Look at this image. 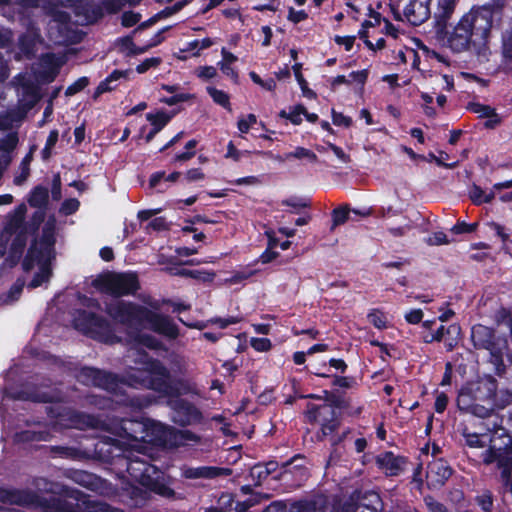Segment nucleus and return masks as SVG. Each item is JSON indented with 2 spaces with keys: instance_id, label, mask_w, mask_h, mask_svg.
I'll return each mask as SVG.
<instances>
[{
  "instance_id": "obj_45",
  "label": "nucleus",
  "mask_w": 512,
  "mask_h": 512,
  "mask_svg": "<svg viewBox=\"0 0 512 512\" xmlns=\"http://www.w3.org/2000/svg\"><path fill=\"white\" fill-rule=\"evenodd\" d=\"M173 438L172 445L174 446L185 445L187 442L197 443L200 440V437L190 430H174Z\"/></svg>"
},
{
  "instance_id": "obj_43",
  "label": "nucleus",
  "mask_w": 512,
  "mask_h": 512,
  "mask_svg": "<svg viewBox=\"0 0 512 512\" xmlns=\"http://www.w3.org/2000/svg\"><path fill=\"white\" fill-rule=\"evenodd\" d=\"M292 69H293L295 78L302 90L303 95L307 98H316V93L308 87V82L306 81V79L304 78V76L301 72L302 64L295 63L292 66Z\"/></svg>"
},
{
  "instance_id": "obj_2",
  "label": "nucleus",
  "mask_w": 512,
  "mask_h": 512,
  "mask_svg": "<svg viewBox=\"0 0 512 512\" xmlns=\"http://www.w3.org/2000/svg\"><path fill=\"white\" fill-rule=\"evenodd\" d=\"M6 396L12 400L31 401L35 403H53L45 408L47 416L54 420V424L63 428H82L93 426L94 418L86 413L79 412L69 407L59 405L62 401L61 392L58 390L41 391L36 387L22 388L15 391L5 389Z\"/></svg>"
},
{
  "instance_id": "obj_22",
  "label": "nucleus",
  "mask_w": 512,
  "mask_h": 512,
  "mask_svg": "<svg viewBox=\"0 0 512 512\" xmlns=\"http://www.w3.org/2000/svg\"><path fill=\"white\" fill-rule=\"evenodd\" d=\"M429 15L430 10L428 5L419 0H410L403 10L404 19L414 26L425 22L429 18Z\"/></svg>"
},
{
  "instance_id": "obj_13",
  "label": "nucleus",
  "mask_w": 512,
  "mask_h": 512,
  "mask_svg": "<svg viewBox=\"0 0 512 512\" xmlns=\"http://www.w3.org/2000/svg\"><path fill=\"white\" fill-rule=\"evenodd\" d=\"M158 394L169 399H182L183 395L197 394V387L188 379L172 378L168 369V375L162 377L161 382L158 383Z\"/></svg>"
},
{
  "instance_id": "obj_40",
  "label": "nucleus",
  "mask_w": 512,
  "mask_h": 512,
  "mask_svg": "<svg viewBox=\"0 0 512 512\" xmlns=\"http://www.w3.org/2000/svg\"><path fill=\"white\" fill-rule=\"evenodd\" d=\"M469 197L472 202L476 205L482 203H490L495 198V192L493 189L489 193H486L481 187L473 185L469 190Z\"/></svg>"
},
{
  "instance_id": "obj_30",
  "label": "nucleus",
  "mask_w": 512,
  "mask_h": 512,
  "mask_svg": "<svg viewBox=\"0 0 512 512\" xmlns=\"http://www.w3.org/2000/svg\"><path fill=\"white\" fill-rule=\"evenodd\" d=\"M26 212V205L24 203L19 204L15 208L14 213L8 218L4 227V232L9 235H13L25 229Z\"/></svg>"
},
{
  "instance_id": "obj_57",
  "label": "nucleus",
  "mask_w": 512,
  "mask_h": 512,
  "mask_svg": "<svg viewBox=\"0 0 512 512\" xmlns=\"http://www.w3.org/2000/svg\"><path fill=\"white\" fill-rule=\"evenodd\" d=\"M477 504L485 512H491L493 508V496L490 491H484L476 497Z\"/></svg>"
},
{
  "instance_id": "obj_37",
  "label": "nucleus",
  "mask_w": 512,
  "mask_h": 512,
  "mask_svg": "<svg viewBox=\"0 0 512 512\" xmlns=\"http://www.w3.org/2000/svg\"><path fill=\"white\" fill-rule=\"evenodd\" d=\"M38 33H23L19 36L18 46L20 51L27 57L33 56L35 53Z\"/></svg>"
},
{
  "instance_id": "obj_20",
  "label": "nucleus",
  "mask_w": 512,
  "mask_h": 512,
  "mask_svg": "<svg viewBox=\"0 0 512 512\" xmlns=\"http://www.w3.org/2000/svg\"><path fill=\"white\" fill-rule=\"evenodd\" d=\"M448 43L450 48L456 52H463L474 48V40L460 20L450 33Z\"/></svg>"
},
{
  "instance_id": "obj_6",
  "label": "nucleus",
  "mask_w": 512,
  "mask_h": 512,
  "mask_svg": "<svg viewBox=\"0 0 512 512\" xmlns=\"http://www.w3.org/2000/svg\"><path fill=\"white\" fill-rule=\"evenodd\" d=\"M105 425L106 429L117 437L140 442L145 441L149 436L153 421L141 413H137L131 417H108Z\"/></svg>"
},
{
  "instance_id": "obj_52",
  "label": "nucleus",
  "mask_w": 512,
  "mask_h": 512,
  "mask_svg": "<svg viewBox=\"0 0 512 512\" xmlns=\"http://www.w3.org/2000/svg\"><path fill=\"white\" fill-rule=\"evenodd\" d=\"M438 17L446 20L453 14L458 0H436Z\"/></svg>"
},
{
  "instance_id": "obj_33",
  "label": "nucleus",
  "mask_w": 512,
  "mask_h": 512,
  "mask_svg": "<svg viewBox=\"0 0 512 512\" xmlns=\"http://www.w3.org/2000/svg\"><path fill=\"white\" fill-rule=\"evenodd\" d=\"M49 202V190L43 185L35 186L29 194L28 203L31 207L46 210Z\"/></svg>"
},
{
  "instance_id": "obj_36",
  "label": "nucleus",
  "mask_w": 512,
  "mask_h": 512,
  "mask_svg": "<svg viewBox=\"0 0 512 512\" xmlns=\"http://www.w3.org/2000/svg\"><path fill=\"white\" fill-rule=\"evenodd\" d=\"M280 160L290 161L291 159H297L304 164L316 163L317 155L310 149L304 147H296L294 151L285 153L283 157L279 156Z\"/></svg>"
},
{
  "instance_id": "obj_51",
  "label": "nucleus",
  "mask_w": 512,
  "mask_h": 512,
  "mask_svg": "<svg viewBox=\"0 0 512 512\" xmlns=\"http://www.w3.org/2000/svg\"><path fill=\"white\" fill-rule=\"evenodd\" d=\"M180 175L181 173L178 171H174L168 176H166L164 171H157L150 176L149 186L150 188H156L163 179L169 182H176Z\"/></svg>"
},
{
  "instance_id": "obj_42",
  "label": "nucleus",
  "mask_w": 512,
  "mask_h": 512,
  "mask_svg": "<svg viewBox=\"0 0 512 512\" xmlns=\"http://www.w3.org/2000/svg\"><path fill=\"white\" fill-rule=\"evenodd\" d=\"M45 210L37 209L30 217V219L25 222V231L27 234H36L41 226V224L45 220Z\"/></svg>"
},
{
  "instance_id": "obj_18",
  "label": "nucleus",
  "mask_w": 512,
  "mask_h": 512,
  "mask_svg": "<svg viewBox=\"0 0 512 512\" xmlns=\"http://www.w3.org/2000/svg\"><path fill=\"white\" fill-rule=\"evenodd\" d=\"M232 472L231 468L217 466H184L181 468V476L186 479H215L230 476Z\"/></svg>"
},
{
  "instance_id": "obj_10",
  "label": "nucleus",
  "mask_w": 512,
  "mask_h": 512,
  "mask_svg": "<svg viewBox=\"0 0 512 512\" xmlns=\"http://www.w3.org/2000/svg\"><path fill=\"white\" fill-rule=\"evenodd\" d=\"M70 500L52 498L47 501V512H108V504L92 499L80 490L72 489L68 493Z\"/></svg>"
},
{
  "instance_id": "obj_48",
  "label": "nucleus",
  "mask_w": 512,
  "mask_h": 512,
  "mask_svg": "<svg viewBox=\"0 0 512 512\" xmlns=\"http://www.w3.org/2000/svg\"><path fill=\"white\" fill-rule=\"evenodd\" d=\"M52 20L59 25V30L68 29L71 25V16L67 11L53 8L50 10Z\"/></svg>"
},
{
  "instance_id": "obj_17",
  "label": "nucleus",
  "mask_w": 512,
  "mask_h": 512,
  "mask_svg": "<svg viewBox=\"0 0 512 512\" xmlns=\"http://www.w3.org/2000/svg\"><path fill=\"white\" fill-rule=\"evenodd\" d=\"M41 96L39 88L32 82H25L21 85V92L17 104V116L24 118L27 113L39 102Z\"/></svg>"
},
{
  "instance_id": "obj_32",
  "label": "nucleus",
  "mask_w": 512,
  "mask_h": 512,
  "mask_svg": "<svg viewBox=\"0 0 512 512\" xmlns=\"http://www.w3.org/2000/svg\"><path fill=\"white\" fill-rule=\"evenodd\" d=\"M147 489L165 499H175L176 492L164 479L148 477L145 482Z\"/></svg>"
},
{
  "instance_id": "obj_19",
  "label": "nucleus",
  "mask_w": 512,
  "mask_h": 512,
  "mask_svg": "<svg viewBox=\"0 0 512 512\" xmlns=\"http://www.w3.org/2000/svg\"><path fill=\"white\" fill-rule=\"evenodd\" d=\"M452 470L447 462L442 459H435L429 463L426 478L430 488H440L451 476Z\"/></svg>"
},
{
  "instance_id": "obj_50",
  "label": "nucleus",
  "mask_w": 512,
  "mask_h": 512,
  "mask_svg": "<svg viewBox=\"0 0 512 512\" xmlns=\"http://www.w3.org/2000/svg\"><path fill=\"white\" fill-rule=\"evenodd\" d=\"M304 114H306V108L303 105L298 104L290 112L281 110L279 116L281 118L288 119L294 125H299L302 122L301 116Z\"/></svg>"
},
{
  "instance_id": "obj_27",
  "label": "nucleus",
  "mask_w": 512,
  "mask_h": 512,
  "mask_svg": "<svg viewBox=\"0 0 512 512\" xmlns=\"http://www.w3.org/2000/svg\"><path fill=\"white\" fill-rule=\"evenodd\" d=\"M174 114H168L167 112L160 110L156 113H147L146 119L152 125L151 130L146 134V143L151 142L154 137L171 121Z\"/></svg>"
},
{
  "instance_id": "obj_28",
  "label": "nucleus",
  "mask_w": 512,
  "mask_h": 512,
  "mask_svg": "<svg viewBox=\"0 0 512 512\" xmlns=\"http://www.w3.org/2000/svg\"><path fill=\"white\" fill-rule=\"evenodd\" d=\"M376 462L387 475L393 476L403 469L405 459L395 456L392 452H385L377 457Z\"/></svg>"
},
{
  "instance_id": "obj_53",
  "label": "nucleus",
  "mask_w": 512,
  "mask_h": 512,
  "mask_svg": "<svg viewBox=\"0 0 512 512\" xmlns=\"http://www.w3.org/2000/svg\"><path fill=\"white\" fill-rule=\"evenodd\" d=\"M368 320L374 327L377 329H385L387 328V318L383 312L380 310H372L368 314Z\"/></svg>"
},
{
  "instance_id": "obj_1",
  "label": "nucleus",
  "mask_w": 512,
  "mask_h": 512,
  "mask_svg": "<svg viewBox=\"0 0 512 512\" xmlns=\"http://www.w3.org/2000/svg\"><path fill=\"white\" fill-rule=\"evenodd\" d=\"M135 363L119 376L116 373L95 367L84 366L76 374V379L83 385L94 386L111 393H117L121 385L134 389H148L158 393V383L168 375V368L162 361L144 353Z\"/></svg>"
},
{
  "instance_id": "obj_31",
  "label": "nucleus",
  "mask_w": 512,
  "mask_h": 512,
  "mask_svg": "<svg viewBox=\"0 0 512 512\" xmlns=\"http://www.w3.org/2000/svg\"><path fill=\"white\" fill-rule=\"evenodd\" d=\"M126 472L136 480H142L144 477L148 476L150 465L148 462L144 460H140L138 458H124Z\"/></svg>"
},
{
  "instance_id": "obj_58",
  "label": "nucleus",
  "mask_w": 512,
  "mask_h": 512,
  "mask_svg": "<svg viewBox=\"0 0 512 512\" xmlns=\"http://www.w3.org/2000/svg\"><path fill=\"white\" fill-rule=\"evenodd\" d=\"M80 207V202L76 198H68L65 199L60 207V212L64 215H72L78 211Z\"/></svg>"
},
{
  "instance_id": "obj_7",
  "label": "nucleus",
  "mask_w": 512,
  "mask_h": 512,
  "mask_svg": "<svg viewBox=\"0 0 512 512\" xmlns=\"http://www.w3.org/2000/svg\"><path fill=\"white\" fill-rule=\"evenodd\" d=\"M74 324L76 328L101 343L112 344L119 341L111 322L95 312L84 309L77 310Z\"/></svg>"
},
{
  "instance_id": "obj_59",
  "label": "nucleus",
  "mask_w": 512,
  "mask_h": 512,
  "mask_svg": "<svg viewBox=\"0 0 512 512\" xmlns=\"http://www.w3.org/2000/svg\"><path fill=\"white\" fill-rule=\"evenodd\" d=\"M162 63V59L160 57H150L146 58L140 64L136 66V72L139 74L146 73L150 68H156Z\"/></svg>"
},
{
  "instance_id": "obj_24",
  "label": "nucleus",
  "mask_w": 512,
  "mask_h": 512,
  "mask_svg": "<svg viewBox=\"0 0 512 512\" xmlns=\"http://www.w3.org/2000/svg\"><path fill=\"white\" fill-rule=\"evenodd\" d=\"M286 512H318L320 511V491H314L312 495L302 497L285 505Z\"/></svg>"
},
{
  "instance_id": "obj_25",
  "label": "nucleus",
  "mask_w": 512,
  "mask_h": 512,
  "mask_svg": "<svg viewBox=\"0 0 512 512\" xmlns=\"http://www.w3.org/2000/svg\"><path fill=\"white\" fill-rule=\"evenodd\" d=\"M114 450L120 452L122 448L120 442L112 438L97 442L94 448L97 457L105 463H113L114 459L120 456V453L116 454Z\"/></svg>"
},
{
  "instance_id": "obj_46",
  "label": "nucleus",
  "mask_w": 512,
  "mask_h": 512,
  "mask_svg": "<svg viewBox=\"0 0 512 512\" xmlns=\"http://www.w3.org/2000/svg\"><path fill=\"white\" fill-rule=\"evenodd\" d=\"M18 144V136L16 133H9L0 142V155L2 158L11 157L10 153L16 148Z\"/></svg>"
},
{
  "instance_id": "obj_15",
  "label": "nucleus",
  "mask_w": 512,
  "mask_h": 512,
  "mask_svg": "<svg viewBox=\"0 0 512 512\" xmlns=\"http://www.w3.org/2000/svg\"><path fill=\"white\" fill-rule=\"evenodd\" d=\"M173 422L181 427L201 423L203 415L201 410L187 399H176L171 402Z\"/></svg>"
},
{
  "instance_id": "obj_63",
  "label": "nucleus",
  "mask_w": 512,
  "mask_h": 512,
  "mask_svg": "<svg viewBox=\"0 0 512 512\" xmlns=\"http://www.w3.org/2000/svg\"><path fill=\"white\" fill-rule=\"evenodd\" d=\"M250 345L258 352H267L272 347V343L268 338H251Z\"/></svg>"
},
{
  "instance_id": "obj_60",
  "label": "nucleus",
  "mask_w": 512,
  "mask_h": 512,
  "mask_svg": "<svg viewBox=\"0 0 512 512\" xmlns=\"http://www.w3.org/2000/svg\"><path fill=\"white\" fill-rule=\"evenodd\" d=\"M51 198L53 201H60L62 198V182L60 173H55L52 177Z\"/></svg>"
},
{
  "instance_id": "obj_12",
  "label": "nucleus",
  "mask_w": 512,
  "mask_h": 512,
  "mask_svg": "<svg viewBox=\"0 0 512 512\" xmlns=\"http://www.w3.org/2000/svg\"><path fill=\"white\" fill-rule=\"evenodd\" d=\"M471 338L476 348L490 352V361L497 368L503 365V355L507 350L505 338L496 336L492 329L483 325H476L472 328Z\"/></svg>"
},
{
  "instance_id": "obj_35",
  "label": "nucleus",
  "mask_w": 512,
  "mask_h": 512,
  "mask_svg": "<svg viewBox=\"0 0 512 512\" xmlns=\"http://www.w3.org/2000/svg\"><path fill=\"white\" fill-rule=\"evenodd\" d=\"M14 238L10 244L9 248V258L14 260V263H16L22 256L24 249L27 244V231L23 229L22 231H19L17 234H14Z\"/></svg>"
},
{
  "instance_id": "obj_61",
  "label": "nucleus",
  "mask_w": 512,
  "mask_h": 512,
  "mask_svg": "<svg viewBox=\"0 0 512 512\" xmlns=\"http://www.w3.org/2000/svg\"><path fill=\"white\" fill-rule=\"evenodd\" d=\"M322 151L325 153L332 152L340 163L346 164L350 162V156L347 155L340 147L334 144L328 143L326 147H322Z\"/></svg>"
},
{
  "instance_id": "obj_47",
  "label": "nucleus",
  "mask_w": 512,
  "mask_h": 512,
  "mask_svg": "<svg viewBox=\"0 0 512 512\" xmlns=\"http://www.w3.org/2000/svg\"><path fill=\"white\" fill-rule=\"evenodd\" d=\"M351 211L346 207H339L332 212V224L330 230L333 231L337 226L351 220Z\"/></svg>"
},
{
  "instance_id": "obj_54",
  "label": "nucleus",
  "mask_w": 512,
  "mask_h": 512,
  "mask_svg": "<svg viewBox=\"0 0 512 512\" xmlns=\"http://www.w3.org/2000/svg\"><path fill=\"white\" fill-rule=\"evenodd\" d=\"M320 416V405L307 403L304 411V421L309 424H315Z\"/></svg>"
},
{
  "instance_id": "obj_34",
  "label": "nucleus",
  "mask_w": 512,
  "mask_h": 512,
  "mask_svg": "<svg viewBox=\"0 0 512 512\" xmlns=\"http://www.w3.org/2000/svg\"><path fill=\"white\" fill-rule=\"evenodd\" d=\"M52 438V434L49 430H23L17 432L15 435V440L20 443H29V442H41V441H50Z\"/></svg>"
},
{
  "instance_id": "obj_11",
  "label": "nucleus",
  "mask_w": 512,
  "mask_h": 512,
  "mask_svg": "<svg viewBox=\"0 0 512 512\" xmlns=\"http://www.w3.org/2000/svg\"><path fill=\"white\" fill-rule=\"evenodd\" d=\"M460 21L471 34L474 40V49L480 50L485 46L492 28V11L487 8L471 9L461 17Z\"/></svg>"
},
{
  "instance_id": "obj_5",
  "label": "nucleus",
  "mask_w": 512,
  "mask_h": 512,
  "mask_svg": "<svg viewBox=\"0 0 512 512\" xmlns=\"http://www.w3.org/2000/svg\"><path fill=\"white\" fill-rule=\"evenodd\" d=\"M93 286L101 293L113 299L135 295L141 288L135 272H107L93 281Z\"/></svg>"
},
{
  "instance_id": "obj_64",
  "label": "nucleus",
  "mask_w": 512,
  "mask_h": 512,
  "mask_svg": "<svg viewBox=\"0 0 512 512\" xmlns=\"http://www.w3.org/2000/svg\"><path fill=\"white\" fill-rule=\"evenodd\" d=\"M141 15L133 11H125L121 16V24L123 27H133L140 21Z\"/></svg>"
},
{
  "instance_id": "obj_29",
  "label": "nucleus",
  "mask_w": 512,
  "mask_h": 512,
  "mask_svg": "<svg viewBox=\"0 0 512 512\" xmlns=\"http://www.w3.org/2000/svg\"><path fill=\"white\" fill-rule=\"evenodd\" d=\"M75 12L77 15H83L90 24L97 22L104 15L102 7L89 0L79 1L75 5Z\"/></svg>"
},
{
  "instance_id": "obj_41",
  "label": "nucleus",
  "mask_w": 512,
  "mask_h": 512,
  "mask_svg": "<svg viewBox=\"0 0 512 512\" xmlns=\"http://www.w3.org/2000/svg\"><path fill=\"white\" fill-rule=\"evenodd\" d=\"M206 91L216 104L229 111L231 110L230 96L228 93L212 86H208Z\"/></svg>"
},
{
  "instance_id": "obj_23",
  "label": "nucleus",
  "mask_w": 512,
  "mask_h": 512,
  "mask_svg": "<svg viewBox=\"0 0 512 512\" xmlns=\"http://www.w3.org/2000/svg\"><path fill=\"white\" fill-rule=\"evenodd\" d=\"M279 463L276 460H270L265 463H257L251 467L249 476L253 486H260L269 476L273 480V475L277 473Z\"/></svg>"
},
{
  "instance_id": "obj_55",
  "label": "nucleus",
  "mask_w": 512,
  "mask_h": 512,
  "mask_svg": "<svg viewBox=\"0 0 512 512\" xmlns=\"http://www.w3.org/2000/svg\"><path fill=\"white\" fill-rule=\"evenodd\" d=\"M89 84V78L82 76L66 88L65 95L73 96L84 90Z\"/></svg>"
},
{
  "instance_id": "obj_14",
  "label": "nucleus",
  "mask_w": 512,
  "mask_h": 512,
  "mask_svg": "<svg viewBox=\"0 0 512 512\" xmlns=\"http://www.w3.org/2000/svg\"><path fill=\"white\" fill-rule=\"evenodd\" d=\"M145 323L151 331L169 340H175L180 334L178 325L169 315L152 311L149 308L144 318Z\"/></svg>"
},
{
  "instance_id": "obj_21",
  "label": "nucleus",
  "mask_w": 512,
  "mask_h": 512,
  "mask_svg": "<svg viewBox=\"0 0 512 512\" xmlns=\"http://www.w3.org/2000/svg\"><path fill=\"white\" fill-rule=\"evenodd\" d=\"M322 400L325 402L322 404V410H327V413L330 414L331 419L329 420V431L332 432L336 429L338 425V415L339 410L344 404L343 397L334 392L324 391V395H322ZM324 411H322V414Z\"/></svg>"
},
{
  "instance_id": "obj_38",
  "label": "nucleus",
  "mask_w": 512,
  "mask_h": 512,
  "mask_svg": "<svg viewBox=\"0 0 512 512\" xmlns=\"http://www.w3.org/2000/svg\"><path fill=\"white\" fill-rule=\"evenodd\" d=\"M117 42L120 46V50L125 52L128 57L140 55L148 51L146 45L142 47L137 46L130 35L119 38Z\"/></svg>"
},
{
  "instance_id": "obj_16",
  "label": "nucleus",
  "mask_w": 512,
  "mask_h": 512,
  "mask_svg": "<svg viewBox=\"0 0 512 512\" xmlns=\"http://www.w3.org/2000/svg\"><path fill=\"white\" fill-rule=\"evenodd\" d=\"M0 502L11 505L31 506L39 502L37 493L27 489L0 487Z\"/></svg>"
},
{
  "instance_id": "obj_9",
  "label": "nucleus",
  "mask_w": 512,
  "mask_h": 512,
  "mask_svg": "<svg viewBox=\"0 0 512 512\" xmlns=\"http://www.w3.org/2000/svg\"><path fill=\"white\" fill-rule=\"evenodd\" d=\"M306 457L302 454H295L287 461L279 464L277 473L273 480L279 483L283 492L300 488L308 480L310 473L306 466Z\"/></svg>"
},
{
  "instance_id": "obj_39",
  "label": "nucleus",
  "mask_w": 512,
  "mask_h": 512,
  "mask_svg": "<svg viewBox=\"0 0 512 512\" xmlns=\"http://www.w3.org/2000/svg\"><path fill=\"white\" fill-rule=\"evenodd\" d=\"M52 276L51 262H44L39 266V271L36 272L32 280L28 284V288L34 289L41 286L43 283L48 282Z\"/></svg>"
},
{
  "instance_id": "obj_62",
  "label": "nucleus",
  "mask_w": 512,
  "mask_h": 512,
  "mask_svg": "<svg viewBox=\"0 0 512 512\" xmlns=\"http://www.w3.org/2000/svg\"><path fill=\"white\" fill-rule=\"evenodd\" d=\"M189 3V0H180L173 4L172 6L165 7L163 10L158 12V16L162 18H167L169 16H172L179 11H181L187 4Z\"/></svg>"
},
{
  "instance_id": "obj_44",
  "label": "nucleus",
  "mask_w": 512,
  "mask_h": 512,
  "mask_svg": "<svg viewBox=\"0 0 512 512\" xmlns=\"http://www.w3.org/2000/svg\"><path fill=\"white\" fill-rule=\"evenodd\" d=\"M461 335V328L457 324H451L446 328L444 344L447 350L451 351L457 345Z\"/></svg>"
},
{
  "instance_id": "obj_49",
  "label": "nucleus",
  "mask_w": 512,
  "mask_h": 512,
  "mask_svg": "<svg viewBox=\"0 0 512 512\" xmlns=\"http://www.w3.org/2000/svg\"><path fill=\"white\" fill-rule=\"evenodd\" d=\"M322 378L331 379L332 386L341 389H350L354 384L352 378L338 376L336 373H329V371L322 373Z\"/></svg>"
},
{
  "instance_id": "obj_56",
  "label": "nucleus",
  "mask_w": 512,
  "mask_h": 512,
  "mask_svg": "<svg viewBox=\"0 0 512 512\" xmlns=\"http://www.w3.org/2000/svg\"><path fill=\"white\" fill-rule=\"evenodd\" d=\"M242 320L239 316H228L226 318L213 317L208 320L210 324L218 325L220 329H225L230 325L237 324Z\"/></svg>"
},
{
  "instance_id": "obj_26",
  "label": "nucleus",
  "mask_w": 512,
  "mask_h": 512,
  "mask_svg": "<svg viewBox=\"0 0 512 512\" xmlns=\"http://www.w3.org/2000/svg\"><path fill=\"white\" fill-rule=\"evenodd\" d=\"M462 436L465 439V444L471 449L477 450L481 449L482 452L480 453V458L482 459V453L487 450L490 445H494L496 448H498L495 445L493 437H489L487 434L484 433H476L469 430V428L465 427L462 430Z\"/></svg>"
},
{
  "instance_id": "obj_4",
  "label": "nucleus",
  "mask_w": 512,
  "mask_h": 512,
  "mask_svg": "<svg viewBox=\"0 0 512 512\" xmlns=\"http://www.w3.org/2000/svg\"><path fill=\"white\" fill-rule=\"evenodd\" d=\"M56 222L49 218L43 228L40 239H34L22 261V269L29 272L34 268L35 262L39 266L44 262H51L55 257Z\"/></svg>"
},
{
  "instance_id": "obj_3",
  "label": "nucleus",
  "mask_w": 512,
  "mask_h": 512,
  "mask_svg": "<svg viewBox=\"0 0 512 512\" xmlns=\"http://www.w3.org/2000/svg\"><path fill=\"white\" fill-rule=\"evenodd\" d=\"M495 391V381L490 379L468 383L459 392L457 406L477 417H489L494 410Z\"/></svg>"
},
{
  "instance_id": "obj_8",
  "label": "nucleus",
  "mask_w": 512,
  "mask_h": 512,
  "mask_svg": "<svg viewBox=\"0 0 512 512\" xmlns=\"http://www.w3.org/2000/svg\"><path fill=\"white\" fill-rule=\"evenodd\" d=\"M147 307L123 299L104 301L103 311L116 323L129 328L139 329L144 326Z\"/></svg>"
}]
</instances>
